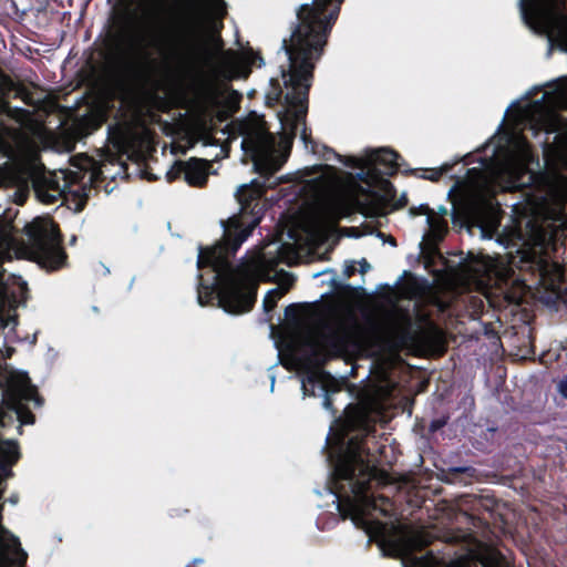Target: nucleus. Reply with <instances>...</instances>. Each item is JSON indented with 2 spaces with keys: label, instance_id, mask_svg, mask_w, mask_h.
<instances>
[{
  "label": "nucleus",
  "instance_id": "18",
  "mask_svg": "<svg viewBox=\"0 0 567 567\" xmlns=\"http://www.w3.org/2000/svg\"><path fill=\"white\" fill-rule=\"evenodd\" d=\"M18 458V445L14 441L0 442V465L12 464Z\"/></svg>",
  "mask_w": 567,
  "mask_h": 567
},
{
  "label": "nucleus",
  "instance_id": "28",
  "mask_svg": "<svg viewBox=\"0 0 567 567\" xmlns=\"http://www.w3.org/2000/svg\"><path fill=\"white\" fill-rule=\"evenodd\" d=\"M270 378V391L272 392L274 391V388H275V375L272 373H270L269 375Z\"/></svg>",
  "mask_w": 567,
  "mask_h": 567
},
{
  "label": "nucleus",
  "instance_id": "30",
  "mask_svg": "<svg viewBox=\"0 0 567 567\" xmlns=\"http://www.w3.org/2000/svg\"><path fill=\"white\" fill-rule=\"evenodd\" d=\"M134 40H145L146 38L140 37V38H133Z\"/></svg>",
  "mask_w": 567,
  "mask_h": 567
},
{
  "label": "nucleus",
  "instance_id": "6",
  "mask_svg": "<svg viewBox=\"0 0 567 567\" xmlns=\"http://www.w3.org/2000/svg\"><path fill=\"white\" fill-rule=\"evenodd\" d=\"M326 44L324 38H284L282 50L289 61L288 71H282L286 86L284 111L279 120L284 130L282 143L289 144L291 136L300 134L307 143L305 116L307 112V94L313 62Z\"/></svg>",
  "mask_w": 567,
  "mask_h": 567
},
{
  "label": "nucleus",
  "instance_id": "4",
  "mask_svg": "<svg viewBox=\"0 0 567 567\" xmlns=\"http://www.w3.org/2000/svg\"><path fill=\"white\" fill-rule=\"evenodd\" d=\"M226 14L224 0H145L115 7L100 35H220Z\"/></svg>",
  "mask_w": 567,
  "mask_h": 567
},
{
  "label": "nucleus",
  "instance_id": "26",
  "mask_svg": "<svg viewBox=\"0 0 567 567\" xmlns=\"http://www.w3.org/2000/svg\"><path fill=\"white\" fill-rule=\"evenodd\" d=\"M558 392L567 399V380H563L558 384Z\"/></svg>",
  "mask_w": 567,
  "mask_h": 567
},
{
  "label": "nucleus",
  "instance_id": "24",
  "mask_svg": "<svg viewBox=\"0 0 567 567\" xmlns=\"http://www.w3.org/2000/svg\"><path fill=\"white\" fill-rule=\"evenodd\" d=\"M197 125L204 143H209L210 127L202 120H198Z\"/></svg>",
  "mask_w": 567,
  "mask_h": 567
},
{
  "label": "nucleus",
  "instance_id": "13",
  "mask_svg": "<svg viewBox=\"0 0 567 567\" xmlns=\"http://www.w3.org/2000/svg\"><path fill=\"white\" fill-rule=\"evenodd\" d=\"M411 213L413 215H422L425 217L424 223L427 226V229L423 234L421 246H423V249H427L429 251L434 250L436 244L447 231V223L445 219V216L447 215L446 207L440 205L435 212L429 206L421 205L419 208L412 209Z\"/></svg>",
  "mask_w": 567,
  "mask_h": 567
},
{
  "label": "nucleus",
  "instance_id": "20",
  "mask_svg": "<svg viewBox=\"0 0 567 567\" xmlns=\"http://www.w3.org/2000/svg\"><path fill=\"white\" fill-rule=\"evenodd\" d=\"M403 550L411 551L421 548L427 544L426 538L419 533H406L402 536Z\"/></svg>",
  "mask_w": 567,
  "mask_h": 567
},
{
  "label": "nucleus",
  "instance_id": "27",
  "mask_svg": "<svg viewBox=\"0 0 567 567\" xmlns=\"http://www.w3.org/2000/svg\"><path fill=\"white\" fill-rule=\"evenodd\" d=\"M442 174V169H434V171H431V173L426 176H424L425 178H429L431 181H435L439 178V176Z\"/></svg>",
  "mask_w": 567,
  "mask_h": 567
},
{
  "label": "nucleus",
  "instance_id": "5",
  "mask_svg": "<svg viewBox=\"0 0 567 567\" xmlns=\"http://www.w3.org/2000/svg\"><path fill=\"white\" fill-rule=\"evenodd\" d=\"M350 319L339 312H330L315 326L306 329L293 339V357L302 369H309L301 379L303 396L323 395L322 405L331 409L329 386L331 378L319 365L330 357L343 354L353 342Z\"/></svg>",
  "mask_w": 567,
  "mask_h": 567
},
{
  "label": "nucleus",
  "instance_id": "1",
  "mask_svg": "<svg viewBox=\"0 0 567 567\" xmlns=\"http://www.w3.org/2000/svg\"><path fill=\"white\" fill-rule=\"evenodd\" d=\"M235 126L243 138L245 156L252 162L264 182L254 179L238 187L235 196L240 212L223 221V240L212 247L199 248L197 267H209L214 277L212 284H205L202 275L199 276L197 301L200 306H206L216 300L224 311L240 315L248 312L255 302L257 280L272 279L270 271L278 264L292 265L303 250L323 243L334 230L338 220L350 215L361 200L351 189L340 184L333 166H315L317 176L307 179L302 186V190L309 196V207L288 230L290 241H269L238 268H231L228 255L234 254L258 225L264 207L259 199L265 188L277 184L269 176L285 162V156L277 148L275 136L265 127L262 118L249 116L237 122Z\"/></svg>",
  "mask_w": 567,
  "mask_h": 567
},
{
  "label": "nucleus",
  "instance_id": "29",
  "mask_svg": "<svg viewBox=\"0 0 567 567\" xmlns=\"http://www.w3.org/2000/svg\"><path fill=\"white\" fill-rule=\"evenodd\" d=\"M0 174H2V175H3V176H2V178L0 179V183H1L3 179H6V178H7V174H8V173H7V171H4L3 168H1V167H0Z\"/></svg>",
  "mask_w": 567,
  "mask_h": 567
},
{
  "label": "nucleus",
  "instance_id": "14",
  "mask_svg": "<svg viewBox=\"0 0 567 567\" xmlns=\"http://www.w3.org/2000/svg\"><path fill=\"white\" fill-rule=\"evenodd\" d=\"M208 163L202 159L192 158L187 162H178L176 171L183 175L185 182L193 186H202L208 177Z\"/></svg>",
  "mask_w": 567,
  "mask_h": 567
},
{
  "label": "nucleus",
  "instance_id": "16",
  "mask_svg": "<svg viewBox=\"0 0 567 567\" xmlns=\"http://www.w3.org/2000/svg\"><path fill=\"white\" fill-rule=\"evenodd\" d=\"M12 388L19 401L17 404H20L21 401H34L39 404L35 390L30 384L29 378L27 375H17Z\"/></svg>",
  "mask_w": 567,
  "mask_h": 567
},
{
  "label": "nucleus",
  "instance_id": "8",
  "mask_svg": "<svg viewBox=\"0 0 567 567\" xmlns=\"http://www.w3.org/2000/svg\"><path fill=\"white\" fill-rule=\"evenodd\" d=\"M28 236V256L40 266L56 269L63 266L65 254L56 226L49 218H37L25 226Z\"/></svg>",
  "mask_w": 567,
  "mask_h": 567
},
{
  "label": "nucleus",
  "instance_id": "12",
  "mask_svg": "<svg viewBox=\"0 0 567 567\" xmlns=\"http://www.w3.org/2000/svg\"><path fill=\"white\" fill-rule=\"evenodd\" d=\"M399 155L386 147L367 153L364 157H350L347 165L361 169V175L392 174L399 167Z\"/></svg>",
  "mask_w": 567,
  "mask_h": 567
},
{
  "label": "nucleus",
  "instance_id": "19",
  "mask_svg": "<svg viewBox=\"0 0 567 567\" xmlns=\"http://www.w3.org/2000/svg\"><path fill=\"white\" fill-rule=\"evenodd\" d=\"M146 135V130L143 125H138L133 132L128 126L121 128V141L123 144L133 145L138 140H143Z\"/></svg>",
  "mask_w": 567,
  "mask_h": 567
},
{
  "label": "nucleus",
  "instance_id": "34",
  "mask_svg": "<svg viewBox=\"0 0 567 567\" xmlns=\"http://www.w3.org/2000/svg\"><path fill=\"white\" fill-rule=\"evenodd\" d=\"M544 145H547V140L540 142Z\"/></svg>",
  "mask_w": 567,
  "mask_h": 567
},
{
  "label": "nucleus",
  "instance_id": "17",
  "mask_svg": "<svg viewBox=\"0 0 567 567\" xmlns=\"http://www.w3.org/2000/svg\"><path fill=\"white\" fill-rule=\"evenodd\" d=\"M19 550V539L4 528L0 527V567L4 566L10 554H18Z\"/></svg>",
  "mask_w": 567,
  "mask_h": 567
},
{
  "label": "nucleus",
  "instance_id": "32",
  "mask_svg": "<svg viewBox=\"0 0 567 567\" xmlns=\"http://www.w3.org/2000/svg\"><path fill=\"white\" fill-rule=\"evenodd\" d=\"M363 268H369V265H367V261H363Z\"/></svg>",
  "mask_w": 567,
  "mask_h": 567
},
{
  "label": "nucleus",
  "instance_id": "22",
  "mask_svg": "<svg viewBox=\"0 0 567 567\" xmlns=\"http://www.w3.org/2000/svg\"><path fill=\"white\" fill-rule=\"evenodd\" d=\"M13 246V239L11 236L6 231H0V254H2L6 250H9Z\"/></svg>",
  "mask_w": 567,
  "mask_h": 567
},
{
  "label": "nucleus",
  "instance_id": "3",
  "mask_svg": "<svg viewBox=\"0 0 567 567\" xmlns=\"http://www.w3.org/2000/svg\"><path fill=\"white\" fill-rule=\"evenodd\" d=\"M391 384L384 371L378 383L369 384L360 394L357 404H349L344 416L336 420L327 437L330 474L327 491L334 496L338 511L349 516L357 527L371 533L372 512L388 515V501L371 498L367 486L374 476V470L365 462L359 436H348L351 430L368 432L369 423L377 421L385 408L391 393Z\"/></svg>",
  "mask_w": 567,
  "mask_h": 567
},
{
  "label": "nucleus",
  "instance_id": "33",
  "mask_svg": "<svg viewBox=\"0 0 567 567\" xmlns=\"http://www.w3.org/2000/svg\"><path fill=\"white\" fill-rule=\"evenodd\" d=\"M363 268H369V265H367V261H363Z\"/></svg>",
  "mask_w": 567,
  "mask_h": 567
},
{
  "label": "nucleus",
  "instance_id": "25",
  "mask_svg": "<svg viewBox=\"0 0 567 567\" xmlns=\"http://www.w3.org/2000/svg\"><path fill=\"white\" fill-rule=\"evenodd\" d=\"M18 417L23 424H32L34 422V417L31 413L20 410L19 406L16 408Z\"/></svg>",
  "mask_w": 567,
  "mask_h": 567
},
{
  "label": "nucleus",
  "instance_id": "21",
  "mask_svg": "<svg viewBox=\"0 0 567 567\" xmlns=\"http://www.w3.org/2000/svg\"><path fill=\"white\" fill-rule=\"evenodd\" d=\"M37 193H38L39 197H40L43 202H45V203H52V202H54L59 196H61V194H62V189H61L59 186H56L55 188H53V189H52V192H51V193H50V192L44 193V192H42V190L39 188V189H37Z\"/></svg>",
  "mask_w": 567,
  "mask_h": 567
},
{
  "label": "nucleus",
  "instance_id": "9",
  "mask_svg": "<svg viewBox=\"0 0 567 567\" xmlns=\"http://www.w3.org/2000/svg\"><path fill=\"white\" fill-rule=\"evenodd\" d=\"M524 23L537 35H567V0H519Z\"/></svg>",
  "mask_w": 567,
  "mask_h": 567
},
{
  "label": "nucleus",
  "instance_id": "2",
  "mask_svg": "<svg viewBox=\"0 0 567 567\" xmlns=\"http://www.w3.org/2000/svg\"><path fill=\"white\" fill-rule=\"evenodd\" d=\"M538 91V86L532 87L520 100L512 102L498 132L485 146L492 150V155L482 159L480 167L470 168L466 181L447 193L453 216L470 227H477L482 238H492L499 225L495 193L530 186L525 193L526 216L518 221V229L511 238L497 239L505 248L515 246L514 239L544 246L559 228L567 227V176L549 165L547 150L544 151L546 169L532 173L527 165L533 156L523 135L527 126L535 136L539 132L559 131L561 121L556 109L567 106V87L544 91L539 99L532 101Z\"/></svg>",
  "mask_w": 567,
  "mask_h": 567
},
{
  "label": "nucleus",
  "instance_id": "11",
  "mask_svg": "<svg viewBox=\"0 0 567 567\" xmlns=\"http://www.w3.org/2000/svg\"><path fill=\"white\" fill-rule=\"evenodd\" d=\"M343 0H312L296 11L290 35H329L338 20Z\"/></svg>",
  "mask_w": 567,
  "mask_h": 567
},
{
  "label": "nucleus",
  "instance_id": "15",
  "mask_svg": "<svg viewBox=\"0 0 567 567\" xmlns=\"http://www.w3.org/2000/svg\"><path fill=\"white\" fill-rule=\"evenodd\" d=\"M275 276L278 286L268 290L264 297L262 308L265 312H270L276 307L278 300L289 290L295 281L293 276L289 272L279 271Z\"/></svg>",
  "mask_w": 567,
  "mask_h": 567
},
{
  "label": "nucleus",
  "instance_id": "7",
  "mask_svg": "<svg viewBox=\"0 0 567 567\" xmlns=\"http://www.w3.org/2000/svg\"><path fill=\"white\" fill-rule=\"evenodd\" d=\"M473 270L482 274L476 288L492 305L501 306L502 301L518 305L522 301L527 287L520 278L514 276L506 256L481 255Z\"/></svg>",
  "mask_w": 567,
  "mask_h": 567
},
{
  "label": "nucleus",
  "instance_id": "23",
  "mask_svg": "<svg viewBox=\"0 0 567 567\" xmlns=\"http://www.w3.org/2000/svg\"><path fill=\"white\" fill-rule=\"evenodd\" d=\"M548 41L551 48H557L564 52H567V38H548Z\"/></svg>",
  "mask_w": 567,
  "mask_h": 567
},
{
  "label": "nucleus",
  "instance_id": "10",
  "mask_svg": "<svg viewBox=\"0 0 567 567\" xmlns=\"http://www.w3.org/2000/svg\"><path fill=\"white\" fill-rule=\"evenodd\" d=\"M0 157L7 158L14 173L34 177L41 168L37 141L12 127L0 128Z\"/></svg>",
  "mask_w": 567,
  "mask_h": 567
},
{
  "label": "nucleus",
  "instance_id": "31",
  "mask_svg": "<svg viewBox=\"0 0 567 567\" xmlns=\"http://www.w3.org/2000/svg\"><path fill=\"white\" fill-rule=\"evenodd\" d=\"M363 268H369V265H367V261H363Z\"/></svg>",
  "mask_w": 567,
  "mask_h": 567
}]
</instances>
